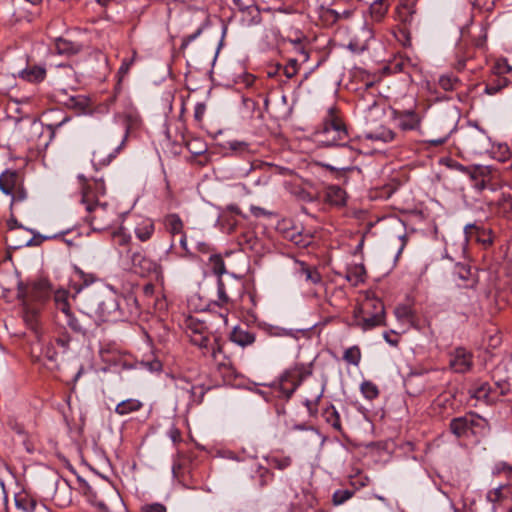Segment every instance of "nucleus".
<instances>
[{
	"label": "nucleus",
	"mask_w": 512,
	"mask_h": 512,
	"mask_svg": "<svg viewBox=\"0 0 512 512\" xmlns=\"http://www.w3.org/2000/svg\"><path fill=\"white\" fill-rule=\"evenodd\" d=\"M81 489L83 491L84 496L87 500L94 506H97L100 509H106V505L103 501L98 500L97 493L93 490V488L89 485L85 480L78 478Z\"/></svg>",
	"instance_id": "obj_44"
},
{
	"label": "nucleus",
	"mask_w": 512,
	"mask_h": 512,
	"mask_svg": "<svg viewBox=\"0 0 512 512\" xmlns=\"http://www.w3.org/2000/svg\"><path fill=\"white\" fill-rule=\"evenodd\" d=\"M112 242L113 245L119 250V253L126 254L128 257L131 252H133L131 248L132 237L130 234L126 233L122 228L114 231L112 233Z\"/></svg>",
	"instance_id": "obj_27"
},
{
	"label": "nucleus",
	"mask_w": 512,
	"mask_h": 512,
	"mask_svg": "<svg viewBox=\"0 0 512 512\" xmlns=\"http://www.w3.org/2000/svg\"><path fill=\"white\" fill-rule=\"evenodd\" d=\"M395 132L386 127H380L367 135L368 139L374 141L391 142L395 139Z\"/></svg>",
	"instance_id": "obj_49"
},
{
	"label": "nucleus",
	"mask_w": 512,
	"mask_h": 512,
	"mask_svg": "<svg viewBox=\"0 0 512 512\" xmlns=\"http://www.w3.org/2000/svg\"><path fill=\"white\" fill-rule=\"evenodd\" d=\"M133 270L142 277L152 276L156 280L163 277V268L161 264L148 257L140 250L131 252L128 256Z\"/></svg>",
	"instance_id": "obj_9"
},
{
	"label": "nucleus",
	"mask_w": 512,
	"mask_h": 512,
	"mask_svg": "<svg viewBox=\"0 0 512 512\" xmlns=\"http://www.w3.org/2000/svg\"><path fill=\"white\" fill-rule=\"evenodd\" d=\"M155 233V223L152 219L146 218L140 221L134 228L136 238L141 242L149 241Z\"/></svg>",
	"instance_id": "obj_29"
},
{
	"label": "nucleus",
	"mask_w": 512,
	"mask_h": 512,
	"mask_svg": "<svg viewBox=\"0 0 512 512\" xmlns=\"http://www.w3.org/2000/svg\"><path fill=\"white\" fill-rule=\"evenodd\" d=\"M376 302H383V301L376 297H371V298L367 297L366 300L364 301V303L361 306L355 308L354 310H356V314H361V312H369V311H371L370 313L376 312V307H377Z\"/></svg>",
	"instance_id": "obj_57"
},
{
	"label": "nucleus",
	"mask_w": 512,
	"mask_h": 512,
	"mask_svg": "<svg viewBox=\"0 0 512 512\" xmlns=\"http://www.w3.org/2000/svg\"><path fill=\"white\" fill-rule=\"evenodd\" d=\"M450 367L456 373H466L473 366V355L465 348L458 347L451 355Z\"/></svg>",
	"instance_id": "obj_19"
},
{
	"label": "nucleus",
	"mask_w": 512,
	"mask_h": 512,
	"mask_svg": "<svg viewBox=\"0 0 512 512\" xmlns=\"http://www.w3.org/2000/svg\"><path fill=\"white\" fill-rule=\"evenodd\" d=\"M265 459L269 467L281 471L287 469L292 464V458L290 456L269 455Z\"/></svg>",
	"instance_id": "obj_45"
},
{
	"label": "nucleus",
	"mask_w": 512,
	"mask_h": 512,
	"mask_svg": "<svg viewBox=\"0 0 512 512\" xmlns=\"http://www.w3.org/2000/svg\"><path fill=\"white\" fill-rule=\"evenodd\" d=\"M492 386L497 398V403L502 402L503 398L512 395V383L510 379H497Z\"/></svg>",
	"instance_id": "obj_36"
},
{
	"label": "nucleus",
	"mask_w": 512,
	"mask_h": 512,
	"mask_svg": "<svg viewBox=\"0 0 512 512\" xmlns=\"http://www.w3.org/2000/svg\"><path fill=\"white\" fill-rule=\"evenodd\" d=\"M299 274L304 277L307 282L318 284L322 281V276L315 267H311L304 262L300 263Z\"/></svg>",
	"instance_id": "obj_42"
},
{
	"label": "nucleus",
	"mask_w": 512,
	"mask_h": 512,
	"mask_svg": "<svg viewBox=\"0 0 512 512\" xmlns=\"http://www.w3.org/2000/svg\"><path fill=\"white\" fill-rule=\"evenodd\" d=\"M322 166L325 169L332 172L336 179H341L342 177H345L348 172H351L354 170L353 167L336 168L330 164H323Z\"/></svg>",
	"instance_id": "obj_63"
},
{
	"label": "nucleus",
	"mask_w": 512,
	"mask_h": 512,
	"mask_svg": "<svg viewBox=\"0 0 512 512\" xmlns=\"http://www.w3.org/2000/svg\"><path fill=\"white\" fill-rule=\"evenodd\" d=\"M242 21L248 26L257 25L261 21L260 10L251 1H249L248 6H245V13H243Z\"/></svg>",
	"instance_id": "obj_41"
},
{
	"label": "nucleus",
	"mask_w": 512,
	"mask_h": 512,
	"mask_svg": "<svg viewBox=\"0 0 512 512\" xmlns=\"http://www.w3.org/2000/svg\"><path fill=\"white\" fill-rule=\"evenodd\" d=\"M323 199L330 205L342 207L346 205L347 194L346 191L338 185H328L324 189Z\"/></svg>",
	"instance_id": "obj_24"
},
{
	"label": "nucleus",
	"mask_w": 512,
	"mask_h": 512,
	"mask_svg": "<svg viewBox=\"0 0 512 512\" xmlns=\"http://www.w3.org/2000/svg\"><path fill=\"white\" fill-rule=\"evenodd\" d=\"M226 147L237 156H245L252 152L250 144L244 141L231 140L226 143Z\"/></svg>",
	"instance_id": "obj_50"
},
{
	"label": "nucleus",
	"mask_w": 512,
	"mask_h": 512,
	"mask_svg": "<svg viewBox=\"0 0 512 512\" xmlns=\"http://www.w3.org/2000/svg\"><path fill=\"white\" fill-rule=\"evenodd\" d=\"M343 359L354 366H358L361 361V350L357 345L347 348L344 351Z\"/></svg>",
	"instance_id": "obj_52"
},
{
	"label": "nucleus",
	"mask_w": 512,
	"mask_h": 512,
	"mask_svg": "<svg viewBox=\"0 0 512 512\" xmlns=\"http://www.w3.org/2000/svg\"><path fill=\"white\" fill-rule=\"evenodd\" d=\"M470 398L492 406L497 404V398L493 391V386L486 381H478L468 390Z\"/></svg>",
	"instance_id": "obj_15"
},
{
	"label": "nucleus",
	"mask_w": 512,
	"mask_h": 512,
	"mask_svg": "<svg viewBox=\"0 0 512 512\" xmlns=\"http://www.w3.org/2000/svg\"><path fill=\"white\" fill-rule=\"evenodd\" d=\"M53 292L51 283L41 278L29 284L20 283L18 286V297L25 303L32 302L39 305L44 304Z\"/></svg>",
	"instance_id": "obj_6"
},
{
	"label": "nucleus",
	"mask_w": 512,
	"mask_h": 512,
	"mask_svg": "<svg viewBox=\"0 0 512 512\" xmlns=\"http://www.w3.org/2000/svg\"><path fill=\"white\" fill-rule=\"evenodd\" d=\"M390 6V0H375L370 5V14L375 21H381Z\"/></svg>",
	"instance_id": "obj_43"
},
{
	"label": "nucleus",
	"mask_w": 512,
	"mask_h": 512,
	"mask_svg": "<svg viewBox=\"0 0 512 512\" xmlns=\"http://www.w3.org/2000/svg\"><path fill=\"white\" fill-rule=\"evenodd\" d=\"M376 312H361L356 314V310L353 312V323L352 325L360 328L363 331H369L376 327L386 326V312L383 302H376Z\"/></svg>",
	"instance_id": "obj_10"
},
{
	"label": "nucleus",
	"mask_w": 512,
	"mask_h": 512,
	"mask_svg": "<svg viewBox=\"0 0 512 512\" xmlns=\"http://www.w3.org/2000/svg\"><path fill=\"white\" fill-rule=\"evenodd\" d=\"M355 493V490H349V489H339L336 490L332 495V503L335 506L341 505L345 503L347 500L353 497Z\"/></svg>",
	"instance_id": "obj_54"
},
{
	"label": "nucleus",
	"mask_w": 512,
	"mask_h": 512,
	"mask_svg": "<svg viewBox=\"0 0 512 512\" xmlns=\"http://www.w3.org/2000/svg\"><path fill=\"white\" fill-rule=\"evenodd\" d=\"M7 232L5 235V242L8 245L9 248H11V241L8 239L11 233L14 235L15 238H18L19 234H28L31 232L29 228H25L22 224L18 222V220L14 217V215H11L10 219L7 220Z\"/></svg>",
	"instance_id": "obj_35"
},
{
	"label": "nucleus",
	"mask_w": 512,
	"mask_h": 512,
	"mask_svg": "<svg viewBox=\"0 0 512 512\" xmlns=\"http://www.w3.org/2000/svg\"><path fill=\"white\" fill-rule=\"evenodd\" d=\"M461 144L465 150L473 154H484L491 149V139L486 131L478 125L470 126L461 136Z\"/></svg>",
	"instance_id": "obj_7"
},
{
	"label": "nucleus",
	"mask_w": 512,
	"mask_h": 512,
	"mask_svg": "<svg viewBox=\"0 0 512 512\" xmlns=\"http://www.w3.org/2000/svg\"><path fill=\"white\" fill-rule=\"evenodd\" d=\"M191 343L202 349L204 355L210 354L219 363L224 378L229 377L231 379L238 376L233 367L221 362L219 356L223 353V348L218 338L214 337L213 342H211L210 337L198 333L191 338Z\"/></svg>",
	"instance_id": "obj_5"
},
{
	"label": "nucleus",
	"mask_w": 512,
	"mask_h": 512,
	"mask_svg": "<svg viewBox=\"0 0 512 512\" xmlns=\"http://www.w3.org/2000/svg\"><path fill=\"white\" fill-rule=\"evenodd\" d=\"M30 230L31 232L28 233V237H25L24 239L15 238L14 235L11 233V235L8 238L11 241V249L17 250L23 247L40 246L46 240L56 239L62 237L65 234L63 232L61 234L45 236L41 235L40 233L36 232L33 229Z\"/></svg>",
	"instance_id": "obj_17"
},
{
	"label": "nucleus",
	"mask_w": 512,
	"mask_h": 512,
	"mask_svg": "<svg viewBox=\"0 0 512 512\" xmlns=\"http://www.w3.org/2000/svg\"><path fill=\"white\" fill-rule=\"evenodd\" d=\"M9 195L11 196V209L14 205L19 202H23L27 198V192L21 184H19Z\"/></svg>",
	"instance_id": "obj_58"
},
{
	"label": "nucleus",
	"mask_w": 512,
	"mask_h": 512,
	"mask_svg": "<svg viewBox=\"0 0 512 512\" xmlns=\"http://www.w3.org/2000/svg\"><path fill=\"white\" fill-rule=\"evenodd\" d=\"M411 27H398L397 37L404 46L411 45Z\"/></svg>",
	"instance_id": "obj_62"
},
{
	"label": "nucleus",
	"mask_w": 512,
	"mask_h": 512,
	"mask_svg": "<svg viewBox=\"0 0 512 512\" xmlns=\"http://www.w3.org/2000/svg\"><path fill=\"white\" fill-rule=\"evenodd\" d=\"M123 119V125L125 127V137L124 140L127 138L130 131L137 129L141 124L140 116L135 112H128L125 113L122 116Z\"/></svg>",
	"instance_id": "obj_48"
},
{
	"label": "nucleus",
	"mask_w": 512,
	"mask_h": 512,
	"mask_svg": "<svg viewBox=\"0 0 512 512\" xmlns=\"http://www.w3.org/2000/svg\"><path fill=\"white\" fill-rule=\"evenodd\" d=\"M69 291L66 289H58L53 293V301L55 308L61 312L65 318L67 326L75 333L85 335L88 331L82 319L74 316L71 311L69 302Z\"/></svg>",
	"instance_id": "obj_8"
},
{
	"label": "nucleus",
	"mask_w": 512,
	"mask_h": 512,
	"mask_svg": "<svg viewBox=\"0 0 512 512\" xmlns=\"http://www.w3.org/2000/svg\"><path fill=\"white\" fill-rule=\"evenodd\" d=\"M99 278L93 273H86L78 266L73 267V278L71 280V288L75 294L81 293L84 289L90 287Z\"/></svg>",
	"instance_id": "obj_20"
},
{
	"label": "nucleus",
	"mask_w": 512,
	"mask_h": 512,
	"mask_svg": "<svg viewBox=\"0 0 512 512\" xmlns=\"http://www.w3.org/2000/svg\"><path fill=\"white\" fill-rule=\"evenodd\" d=\"M455 395L452 392H443L433 401L432 409L441 414L447 408H451L454 404Z\"/></svg>",
	"instance_id": "obj_37"
},
{
	"label": "nucleus",
	"mask_w": 512,
	"mask_h": 512,
	"mask_svg": "<svg viewBox=\"0 0 512 512\" xmlns=\"http://www.w3.org/2000/svg\"><path fill=\"white\" fill-rule=\"evenodd\" d=\"M256 473L261 487L266 486L274 479V473L267 467L258 466Z\"/></svg>",
	"instance_id": "obj_56"
},
{
	"label": "nucleus",
	"mask_w": 512,
	"mask_h": 512,
	"mask_svg": "<svg viewBox=\"0 0 512 512\" xmlns=\"http://www.w3.org/2000/svg\"><path fill=\"white\" fill-rule=\"evenodd\" d=\"M15 505L23 512H35L38 503L28 493L20 492L15 495Z\"/></svg>",
	"instance_id": "obj_34"
},
{
	"label": "nucleus",
	"mask_w": 512,
	"mask_h": 512,
	"mask_svg": "<svg viewBox=\"0 0 512 512\" xmlns=\"http://www.w3.org/2000/svg\"><path fill=\"white\" fill-rule=\"evenodd\" d=\"M511 494V490L506 485H499L489 490L486 494V501L490 504L489 511L497 512Z\"/></svg>",
	"instance_id": "obj_21"
},
{
	"label": "nucleus",
	"mask_w": 512,
	"mask_h": 512,
	"mask_svg": "<svg viewBox=\"0 0 512 512\" xmlns=\"http://www.w3.org/2000/svg\"><path fill=\"white\" fill-rule=\"evenodd\" d=\"M284 75L291 79L298 73V60L291 58L283 68Z\"/></svg>",
	"instance_id": "obj_59"
},
{
	"label": "nucleus",
	"mask_w": 512,
	"mask_h": 512,
	"mask_svg": "<svg viewBox=\"0 0 512 512\" xmlns=\"http://www.w3.org/2000/svg\"><path fill=\"white\" fill-rule=\"evenodd\" d=\"M395 315L399 320H409L413 318V311L407 305H399L395 308Z\"/></svg>",
	"instance_id": "obj_61"
},
{
	"label": "nucleus",
	"mask_w": 512,
	"mask_h": 512,
	"mask_svg": "<svg viewBox=\"0 0 512 512\" xmlns=\"http://www.w3.org/2000/svg\"><path fill=\"white\" fill-rule=\"evenodd\" d=\"M209 263L211 266L212 272L217 275L218 278V296L221 301V305L228 304L229 302H232L233 299L230 296L226 285L224 284L223 280L221 279V275L226 273V267L224 260L220 254H211L209 257Z\"/></svg>",
	"instance_id": "obj_13"
},
{
	"label": "nucleus",
	"mask_w": 512,
	"mask_h": 512,
	"mask_svg": "<svg viewBox=\"0 0 512 512\" xmlns=\"http://www.w3.org/2000/svg\"><path fill=\"white\" fill-rule=\"evenodd\" d=\"M163 224L166 230L173 236L184 233V223L176 213L167 214L163 219Z\"/></svg>",
	"instance_id": "obj_33"
},
{
	"label": "nucleus",
	"mask_w": 512,
	"mask_h": 512,
	"mask_svg": "<svg viewBox=\"0 0 512 512\" xmlns=\"http://www.w3.org/2000/svg\"><path fill=\"white\" fill-rule=\"evenodd\" d=\"M396 19L399 21V27H411L417 26L416 10L412 3H401L396 8Z\"/></svg>",
	"instance_id": "obj_22"
},
{
	"label": "nucleus",
	"mask_w": 512,
	"mask_h": 512,
	"mask_svg": "<svg viewBox=\"0 0 512 512\" xmlns=\"http://www.w3.org/2000/svg\"><path fill=\"white\" fill-rule=\"evenodd\" d=\"M438 84L444 91H454L461 87L462 82L458 77L448 74L442 75L438 80Z\"/></svg>",
	"instance_id": "obj_47"
},
{
	"label": "nucleus",
	"mask_w": 512,
	"mask_h": 512,
	"mask_svg": "<svg viewBox=\"0 0 512 512\" xmlns=\"http://www.w3.org/2000/svg\"><path fill=\"white\" fill-rule=\"evenodd\" d=\"M510 81L506 77L495 75L485 85V93L488 95H495L508 87Z\"/></svg>",
	"instance_id": "obj_38"
},
{
	"label": "nucleus",
	"mask_w": 512,
	"mask_h": 512,
	"mask_svg": "<svg viewBox=\"0 0 512 512\" xmlns=\"http://www.w3.org/2000/svg\"><path fill=\"white\" fill-rule=\"evenodd\" d=\"M497 211L499 214L504 216L512 212V194L501 193L500 197L496 201Z\"/></svg>",
	"instance_id": "obj_51"
},
{
	"label": "nucleus",
	"mask_w": 512,
	"mask_h": 512,
	"mask_svg": "<svg viewBox=\"0 0 512 512\" xmlns=\"http://www.w3.org/2000/svg\"><path fill=\"white\" fill-rule=\"evenodd\" d=\"M143 408V403L135 398H129L121 401L115 407V413L119 416H126L133 412H138Z\"/></svg>",
	"instance_id": "obj_32"
},
{
	"label": "nucleus",
	"mask_w": 512,
	"mask_h": 512,
	"mask_svg": "<svg viewBox=\"0 0 512 512\" xmlns=\"http://www.w3.org/2000/svg\"><path fill=\"white\" fill-rule=\"evenodd\" d=\"M255 339L256 337L254 333L240 326L234 327L230 334V340L242 347L253 344Z\"/></svg>",
	"instance_id": "obj_31"
},
{
	"label": "nucleus",
	"mask_w": 512,
	"mask_h": 512,
	"mask_svg": "<svg viewBox=\"0 0 512 512\" xmlns=\"http://www.w3.org/2000/svg\"><path fill=\"white\" fill-rule=\"evenodd\" d=\"M391 117L397 122V126L404 132L417 131L421 127L422 118L414 108L391 109Z\"/></svg>",
	"instance_id": "obj_12"
},
{
	"label": "nucleus",
	"mask_w": 512,
	"mask_h": 512,
	"mask_svg": "<svg viewBox=\"0 0 512 512\" xmlns=\"http://www.w3.org/2000/svg\"><path fill=\"white\" fill-rule=\"evenodd\" d=\"M475 168L477 169H483V173H481L482 176H476L473 177L472 175L469 176L470 180L472 181V185L473 187L481 192L487 188H491L492 189V184H491V181H492V172H493V169L491 166H484V165H475Z\"/></svg>",
	"instance_id": "obj_25"
},
{
	"label": "nucleus",
	"mask_w": 512,
	"mask_h": 512,
	"mask_svg": "<svg viewBox=\"0 0 512 512\" xmlns=\"http://www.w3.org/2000/svg\"><path fill=\"white\" fill-rule=\"evenodd\" d=\"M316 141L326 147L346 146L350 141L347 127L335 107L328 109L321 127L315 132Z\"/></svg>",
	"instance_id": "obj_2"
},
{
	"label": "nucleus",
	"mask_w": 512,
	"mask_h": 512,
	"mask_svg": "<svg viewBox=\"0 0 512 512\" xmlns=\"http://www.w3.org/2000/svg\"><path fill=\"white\" fill-rule=\"evenodd\" d=\"M345 279L354 287L363 284L366 279L365 266L360 264H352L346 268Z\"/></svg>",
	"instance_id": "obj_28"
},
{
	"label": "nucleus",
	"mask_w": 512,
	"mask_h": 512,
	"mask_svg": "<svg viewBox=\"0 0 512 512\" xmlns=\"http://www.w3.org/2000/svg\"><path fill=\"white\" fill-rule=\"evenodd\" d=\"M259 242L253 232H247L243 235L244 250H257Z\"/></svg>",
	"instance_id": "obj_60"
},
{
	"label": "nucleus",
	"mask_w": 512,
	"mask_h": 512,
	"mask_svg": "<svg viewBox=\"0 0 512 512\" xmlns=\"http://www.w3.org/2000/svg\"><path fill=\"white\" fill-rule=\"evenodd\" d=\"M115 157L113 153L108 154L107 157H102L99 152H94L92 157V163L94 166H106L108 165L112 159Z\"/></svg>",
	"instance_id": "obj_64"
},
{
	"label": "nucleus",
	"mask_w": 512,
	"mask_h": 512,
	"mask_svg": "<svg viewBox=\"0 0 512 512\" xmlns=\"http://www.w3.org/2000/svg\"><path fill=\"white\" fill-rule=\"evenodd\" d=\"M119 309L118 320H129L137 317L140 308L136 296L132 293L126 295H118Z\"/></svg>",
	"instance_id": "obj_18"
},
{
	"label": "nucleus",
	"mask_w": 512,
	"mask_h": 512,
	"mask_svg": "<svg viewBox=\"0 0 512 512\" xmlns=\"http://www.w3.org/2000/svg\"><path fill=\"white\" fill-rule=\"evenodd\" d=\"M362 395L368 400H374L379 396L378 387L371 381H363L360 385Z\"/></svg>",
	"instance_id": "obj_53"
},
{
	"label": "nucleus",
	"mask_w": 512,
	"mask_h": 512,
	"mask_svg": "<svg viewBox=\"0 0 512 512\" xmlns=\"http://www.w3.org/2000/svg\"><path fill=\"white\" fill-rule=\"evenodd\" d=\"M487 421L476 413L470 412L450 421V431L457 438L479 437L487 430Z\"/></svg>",
	"instance_id": "obj_4"
},
{
	"label": "nucleus",
	"mask_w": 512,
	"mask_h": 512,
	"mask_svg": "<svg viewBox=\"0 0 512 512\" xmlns=\"http://www.w3.org/2000/svg\"><path fill=\"white\" fill-rule=\"evenodd\" d=\"M47 71L43 65H27L17 73V77L28 83L36 84L44 81Z\"/></svg>",
	"instance_id": "obj_23"
},
{
	"label": "nucleus",
	"mask_w": 512,
	"mask_h": 512,
	"mask_svg": "<svg viewBox=\"0 0 512 512\" xmlns=\"http://www.w3.org/2000/svg\"><path fill=\"white\" fill-rule=\"evenodd\" d=\"M323 396V388L315 395L314 399H306L304 405L310 416L315 417L318 413V405Z\"/></svg>",
	"instance_id": "obj_55"
},
{
	"label": "nucleus",
	"mask_w": 512,
	"mask_h": 512,
	"mask_svg": "<svg viewBox=\"0 0 512 512\" xmlns=\"http://www.w3.org/2000/svg\"><path fill=\"white\" fill-rule=\"evenodd\" d=\"M95 312L103 321H117L119 301L118 295L111 292H99L95 299Z\"/></svg>",
	"instance_id": "obj_11"
},
{
	"label": "nucleus",
	"mask_w": 512,
	"mask_h": 512,
	"mask_svg": "<svg viewBox=\"0 0 512 512\" xmlns=\"http://www.w3.org/2000/svg\"><path fill=\"white\" fill-rule=\"evenodd\" d=\"M454 277L461 281L457 285L465 289H475L478 284L477 270L469 264L457 263L454 267Z\"/></svg>",
	"instance_id": "obj_16"
},
{
	"label": "nucleus",
	"mask_w": 512,
	"mask_h": 512,
	"mask_svg": "<svg viewBox=\"0 0 512 512\" xmlns=\"http://www.w3.org/2000/svg\"><path fill=\"white\" fill-rule=\"evenodd\" d=\"M81 182V203L85 205L87 215L85 221L89 223L93 231H103L111 227L115 221L116 211L107 202H100L99 198L106 193L103 179L88 181L84 175H79Z\"/></svg>",
	"instance_id": "obj_1"
},
{
	"label": "nucleus",
	"mask_w": 512,
	"mask_h": 512,
	"mask_svg": "<svg viewBox=\"0 0 512 512\" xmlns=\"http://www.w3.org/2000/svg\"><path fill=\"white\" fill-rule=\"evenodd\" d=\"M279 229L282 232L284 239L292 242L298 247L306 248L312 242V238L309 234H304L302 229L291 225L290 222L284 221L279 225Z\"/></svg>",
	"instance_id": "obj_14"
},
{
	"label": "nucleus",
	"mask_w": 512,
	"mask_h": 512,
	"mask_svg": "<svg viewBox=\"0 0 512 512\" xmlns=\"http://www.w3.org/2000/svg\"><path fill=\"white\" fill-rule=\"evenodd\" d=\"M313 373L312 363H296L286 369L279 377L278 383L274 384L279 396L289 400L302 382Z\"/></svg>",
	"instance_id": "obj_3"
},
{
	"label": "nucleus",
	"mask_w": 512,
	"mask_h": 512,
	"mask_svg": "<svg viewBox=\"0 0 512 512\" xmlns=\"http://www.w3.org/2000/svg\"><path fill=\"white\" fill-rule=\"evenodd\" d=\"M19 184L16 171L6 170L0 175V190L6 195L11 194Z\"/></svg>",
	"instance_id": "obj_30"
},
{
	"label": "nucleus",
	"mask_w": 512,
	"mask_h": 512,
	"mask_svg": "<svg viewBox=\"0 0 512 512\" xmlns=\"http://www.w3.org/2000/svg\"><path fill=\"white\" fill-rule=\"evenodd\" d=\"M325 421L327 424L331 425V427L340 432L343 433L341 421H340V415L336 408L333 405L328 406L323 410L322 413Z\"/></svg>",
	"instance_id": "obj_39"
},
{
	"label": "nucleus",
	"mask_w": 512,
	"mask_h": 512,
	"mask_svg": "<svg viewBox=\"0 0 512 512\" xmlns=\"http://www.w3.org/2000/svg\"><path fill=\"white\" fill-rule=\"evenodd\" d=\"M55 50L60 55L73 56L80 53L83 50V44L76 41H71L64 37L55 39Z\"/></svg>",
	"instance_id": "obj_26"
},
{
	"label": "nucleus",
	"mask_w": 512,
	"mask_h": 512,
	"mask_svg": "<svg viewBox=\"0 0 512 512\" xmlns=\"http://www.w3.org/2000/svg\"><path fill=\"white\" fill-rule=\"evenodd\" d=\"M189 388H187V391L190 394V400L188 403V406H197L200 405L203 402V398L208 390H210V387H205L203 385H190L188 384Z\"/></svg>",
	"instance_id": "obj_40"
},
{
	"label": "nucleus",
	"mask_w": 512,
	"mask_h": 512,
	"mask_svg": "<svg viewBox=\"0 0 512 512\" xmlns=\"http://www.w3.org/2000/svg\"><path fill=\"white\" fill-rule=\"evenodd\" d=\"M64 104L72 109H75L79 112L85 111L89 106V99L84 95H74L69 96Z\"/></svg>",
	"instance_id": "obj_46"
}]
</instances>
